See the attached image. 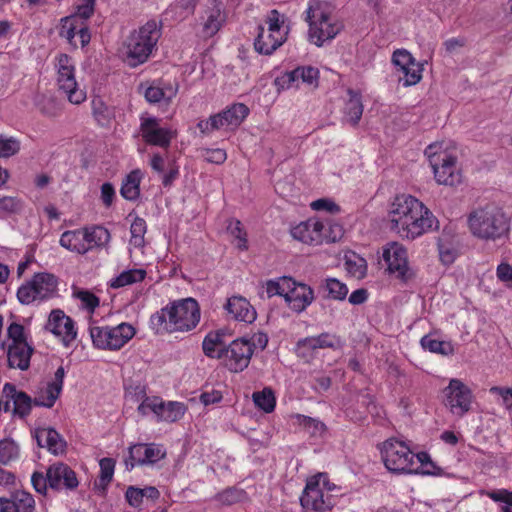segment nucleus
I'll return each mask as SVG.
<instances>
[{
  "label": "nucleus",
  "instance_id": "f257e3e1",
  "mask_svg": "<svg viewBox=\"0 0 512 512\" xmlns=\"http://www.w3.org/2000/svg\"><path fill=\"white\" fill-rule=\"evenodd\" d=\"M386 223L390 232L406 241H414L439 229L433 212L410 194L392 197L386 207Z\"/></svg>",
  "mask_w": 512,
  "mask_h": 512
},
{
  "label": "nucleus",
  "instance_id": "f03ea898",
  "mask_svg": "<svg viewBox=\"0 0 512 512\" xmlns=\"http://www.w3.org/2000/svg\"><path fill=\"white\" fill-rule=\"evenodd\" d=\"M201 312L194 298L175 300L151 315L149 325L155 334L189 332L200 322Z\"/></svg>",
  "mask_w": 512,
  "mask_h": 512
},
{
  "label": "nucleus",
  "instance_id": "7ed1b4c3",
  "mask_svg": "<svg viewBox=\"0 0 512 512\" xmlns=\"http://www.w3.org/2000/svg\"><path fill=\"white\" fill-rule=\"evenodd\" d=\"M304 19L308 25L307 40L317 47L333 40L343 28L335 5L326 0H310Z\"/></svg>",
  "mask_w": 512,
  "mask_h": 512
},
{
  "label": "nucleus",
  "instance_id": "20e7f679",
  "mask_svg": "<svg viewBox=\"0 0 512 512\" xmlns=\"http://www.w3.org/2000/svg\"><path fill=\"white\" fill-rule=\"evenodd\" d=\"M468 229L477 239L496 241L506 236L510 229V220L503 209L488 203L472 210L467 218Z\"/></svg>",
  "mask_w": 512,
  "mask_h": 512
},
{
  "label": "nucleus",
  "instance_id": "39448f33",
  "mask_svg": "<svg viewBox=\"0 0 512 512\" xmlns=\"http://www.w3.org/2000/svg\"><path fill=\"white\" fill-rule=\"evenodd\" d=\"M437 184L456 186L462 182L456 149L451 141L434 142L424 151Z\"/></svg>",
  "mask_w": 512,
  "mask_h": 512
},
{
  "label": "nucleus",
  "instance_id": "423d86ee",
  "mask_svg": "<svg viewBox=\"0 0 512 512\" xmlns=\"http://www.w3.org/2000/svg\"><path fill=\"white\" fill-rule=\"evenodd\" d=\"M264 287L268 298L282 297L288 308L295 313H302L315 300L313 288L292 277L282 276L268 280Z\"/></svg>",
  "mask_w": 512,
  "mask_h": 512
},
{
  "label": "nucleus",
  "instance_id": "0eeeda50",
  "mask_svg": "<svg viewBox=\"0 0 512 512\" xmlns=\"http://www.w3.org/2000/svg\"><path fill=\"white\" fill-rule=\"evenodd\" d=\"M160 27L154 20L148 21L134 31L122 50L124 62L130 67H137L147 61L160 38Z\"/></svg>",
  "mask_w": 512,
  "mask_h": 512
},
{
  "label": "nucleus",
  "instance_id": "6e6552de",
  "mask_svg": "<svg viewBox=\"0 0 512 512\" xmlns=\"http://www.w3.org/2000/svg\"><path fill=\"white\" fill-rule=\"evenodd\" d=\"M55 81L58 91L73 105H80L87 99V93L76 78V62L72 56L59 53L53 59Z\"/></svg>",
  "mask_w": 512,
  "mask_h": 512
},
{
  "label": "nucleus",
  "instance_id": "1a4fd4ad",
  "mask_svg": "<svg viewBox=\"0 0 512 512\" xmlns=\"http://www.w3.org/2000/svg\"><path fill=\"white\" fill-rule=\"evenodd\" d=\"M267 344L268 336L263 332L235 339L226 348L223 362L230 371L241 372L248 367L253 354L264 350Z\"/></svg>",
  "mask_w": 512,
  "mask_h": 512
},
{
  "label": "nucleus",
  "instance_id": "9d476101",
  "mask_svg": "<svg viewBox=\"0 0 512 512\" xmlns=\"http://www.w3.org/2000/svg\"><path fill=\"white\" fill-rule=\"evenodd\" d=\"M110 238L106 228L91 226L63 232L59 244L72 253L84 255L94 248L105 246Z\"/></svg>",
  "mask_w": 512,
  "mask_h": 512
},
{
  "label": "nucleus",
  "instance_id": "9b49d317",
  "mask_svg": "<svg viewBox=\"0 0 512 512\" xmlns=\"http://www.w3.org/2000/svg\"><path fill=\"white\" fill-rule=\"evenodd\" d=\"M385 468L397 475H409L415 453L403 440L389 438L377 446Z\"/></svg>",
  "mask_w": 512,
  "mask_h": 512
},
{
  "label": "nucleus",
  "instance_id": "f8f14e48",
  "mask_svg": "<svg viewBox=\"0 0 512 512\" xmlns=\"http://www.w3.org/2000/svg\"><path fill=\"white\" fill-rule=\"evenodd\" d=\"M265 23L266 27L260 28L254 46L259 53L269 55L286 41L289 24L287 17L277 10L267 15Z\"/></svg>",
  "mask_w": 512,
  "mask_h": 512
},
{
  "label": "nucleus",
  "instance_id": "ddd939ff",
  "mask_svg": "<svg viewBox=\"0 0 512 512\" xmlns=\"http://www.w3.org/2000/svg\"><path fill=\"white\" fill-rule=\"evenodd\" d=\"M333 487L326 474L319 473L310 477L300 498L301 506L306 512H324L331 509L334 504L330 494Z\"/></svg>",
  "mask_w": 512,
  "mask_h": 512
},
{
  "label": "nucleus",
  "instance_id": "4468645a",
  "mask_svg": "<svg viewBox=\"0 0 512 512\" xmlns=\"http://www.w3.org/2000/svg\"><path fill=\"white\" fill-rule=\"evenodd\" d=\"M58 278L48 272L36 273L22 284L17 291V298L22 304L29 305L36 301H45L58 294Z\"/></svg>",
  "mask_w": 512,
  "mask_h": 512
},
{
  "label": "nucleus",
  "instance_id": "2eb2a0df",
  "mask_svg": "<svg viewBox=\"0 0 512 512\" xmlns=\"http://www.w3.org/2000/svg\"><path fill=\"white\" fill-rule=\"evenodd\" d=\"M89 332L95 348L116 351L134 337L136 330L131 324L122 322L116 326H92Z\"/></svg>",
  "mask_w": 512,
  "mask_h": 512
},
{
  "label": "nucleus",
  "instance_id": "dca6fc26",
  "mask_svg": "<svg viewBox=\"0 0 512 512\" xmlns=\"http://www.w3.org/2000/svg\"><path fill=\"white\" fill-rule=\"evenodd\" d=\"M139 414L148 416L153 414L157 421L173 423L183 418L187 406L179 401L165 402L160 397H145L137 408Z\"/></svg>",
  "mask_w": 512,
  "mask_h": 512
},
{
  "label": "nucleus",
  "instance_id": "f3484780",
  "mask_svg": "<svg viewBox=\"0 0 512 512\" xmlns=\"http://www.w3.org/2000/svg\"><path fill=\"white\" fill-rule=\"evenodd\" d=\"M473 402L472 390L461 379H450L443 389V403L452 415L464 416L472 409Z\"/></svg>",
  "mask_w": 512,
  "mask_h": 512
},
{
  "label": "nucleus",
  "instance_id": "a211bd4d",
  "mask_svg": "<svg viewBox=\"0 0 512 512\" xmlns=\"http://www.w3.org/2000/svg\"><path fill=\"white\" fill-rule=\"evenodd\" d=\"M391 63L399 75L398 81L403 87L415 86L422 80L424 62L417 61L408 50H395L391 57Z\"/></svg>",
  "mask_w": 512,
  "mask_h": 512
},
{
  "label": "nucleus",
  "instance_id": "6ab92c4d",
  "mask_svg": "<svg viewBox=\"0 0 512 512\" xmlns=\"http://www.w3.org/2000/svg\"><path fill=\"white\" fill-rule=\"evenodd\" d=\"M249 109L244 104H234L225 111L201 120L198 128L202 133H211L214 130H234L247 117Z\"/></svg>",
  "mask_w": 512,
  "mask_h": 512
},
{
  "label": "nucleus",
  "instance_id": "aec40b11",
  "mask_svg": "<svg viewBox=\"0 0 512 512\" xmlns=\"http://www.w3.org/2000/svg\"><path fill=\"white\" fill-rule=\"evenodd\" d=\"M57 29L59 37L65 39L73 49L79 46L85 48L91 41L87 20L74 13L61 18Z\"/></svg>",
  "mask_w": 512,
  "mask_h": 512
},
{
  "label": "nucleus",
  "instance_id": "412c9836",
  "mask_svg": "<svg viewBox=\"0 0 512 512\" xmlns=\"http://www.w3.org/2000/svg\"><path fill=\"white\" fill-rule=\"evenodd\" d=\"M139 131L147 144L161 148L169 147L177 136L176 130L162 126L160 119L148 114L141 115Z\"/></svg>",
  "mask_w": 512,
  "mask_h": 512
},
{
  "label": "nucleus",
  "instance_id": "4be33fe9",
  "mask_svg": "<svg viewBox=\"0 0 512 512\" xmlns=\"http://www.w3.org/2000/svg\"><path fill=\"white\" fill-rule=\"evenodd\" d=\"M382 259L384 260L387 271L406 281L413 275L408 261L407 249L397 241H391L382 247Z\"/></svg>",
  "mask_w": 512,
  "mask_h": 512
},
{
  "label": "nucleus",
  "instance_id": "5701e85b",
  "mask_svg": "<svg viewBox=\"0 0 512 512\" xmlns=\"http://www.w3.org/2000/svg\"><path fill=\"white\" fill-rule=\"evenodd\" d=\"M45 330L51 333L65 347H69L77 337L75 321L61 309H54L50 312L45 324Z\"/></svg>",
  "mask_w": 512,
  "mask_h": 512
},
{
  "label": "nucleus",
  "instance_id": "b1692460",
  "mask_svg": "<svg viewBox=\"0 0 512 512\" xmlns=\"http://www.w3.org/2000/svg\"><path fill=\"white\" fill-rule=\"evenodd\" d=\"M166 452L159 444H135L129 448V456L125 460L128 470L136 465L154 464L164 458Z\"/></svg>",
  "mask_w": 512,
  "mask_h": 512
},
{
  "label": "nucleus",
  "instance_id": "393cba45",
  "mask_svg": "<svg viewBox=\"0 0 512 512\" xmlns=\"http://www.w3.org/2000/svg\"><path fill=\"white\" fill-rule=\"evenodd\" d=\"M342 340L335 334L322 333L317 336H310L298 341L296 353L302 358L312 357L319 349L341 348Z\"/></svg>",
  "mask_w": 512,
  "mask_h": 512
},
{
  "label": "nucleus",
  "instance_id": "a878e982",
  "mask_svg": "<svg viewBox=\"0 0 512 512\" xmlns=\"http://www.w3.org/2000/svg\"><path fill=\"white\" fill-rule=\"evenodd\" d=\"M320 229V219L311 217L291 225L289 233L295 241L307 246L317 247L320 246Z\"/></svg>",
  "mask_w": 512,
  "mask_h": 512
},
{
  "label": "nucleus",
  "instance_id": "bb28decb",
  "mask_svg": "<svg viewBox=\"0 0 512 512\" xmlns=\"http://www.w3.org/2000/svg\"><path fill=\"white\" fill-rule=\"evenodd\" d=\"M224 309L232 319L240 322L252 323L257 317L255 308L245 297L240 295L229 297Z\"/></svg>",
  "mask_w": 512,
  "mask_h": 512
},
{
  "label": "nucleus",
  "instance_id": "cd10ccee",
  "mask_svg": "<svg viewBox=\"0 0 512 512\" xmlns=\"http://www.w3.org/2000/svg\"><path fill=\"white\" fill-rule=\"evenodd\" d=\"M179 84L176 81H156L145 90V98L150 103H170L178 94Z\"/></svg>",
  "mask_w": 512,
  "mask_h": 512
},
{
  "label": "nucleus",
  "instance_id": "c85d7f7f",
  "mask_svg": "<svg viewBox=\"0 0 512 512\" xmlns=\"http://www.w3.org/2000/svg\"><path fill=\"white\" fill-rule=\"evenodd\" d=\"M64 376V368L59 367L54 374L53 380L48 382L38 392L34 400L35 404L47 408L52 407L62 391Z\"/></svg>",
  "mask_w": 512,
  "mask_h": 512
},
{
  "label": "nucleus",
  "instance_id": "c756f323",
  "mask_svg": "<svg viewBox=\"0 0 512 512\" xmlns=\"http://www.w3.org/2000/svg\"><path fill=\"white\" fill-rule=\"evenodd\" d=\"M33 435L40 447L46 448L54 455H61L66 450V441L51 427H38Z\"/></svg>",
  "mask_w": 512,
  "mask_h": 512
},
{
  "label": "nucleus",
  "instance_id": "7c9ffc66",
  "mask_svg": "<svg viewBox=\"0 0 512 512\" xmlns=\"http://www.w3.org/2000/svg\"><path fill=\"white\" fill-rule=\"evenodd\" d=\"M47 482L54 489L75 488L78 485L74 471L63 463H56L49 467Z\"/></svg>",
  "mask_w": 512,
  "mask_h": 512
},
{
  "label": "nucleus",
  "instance_id": "2f4dec72",
  "mask_svg": "<svg viewBox=\"0 0 512 512\" xmlns=\"http://www.w3.org/2000/svg\"><path fill=\"white\" fill-rule=\"evenodd\" d=\"M409 475L433 476V477H452L444 468L437 465L427 452L415 454V459Z\"/></svg>",
  "mask_w": 512,
  "mask_h": 512
},
{
  "label": "nucleus",
  "instance_id": "473e14b6",
  "mask_svg": "<svg viewBox=\"0 0 512 512\" xmlns=\"http://www.w3.org/2000/svg\"><path fill=\"white\" fill-rule=\"evenodd\" d=\"M225 21L222 5L216 1H212L205 10L203 16L202 33L205 37L214 36Z\"/></svg>",
  "mask_w": 512,
  "mask_h": 512
},
{
  "label": "nucleus",
  "instance_id": "72a5a7b5",
  "mask_svg": "<svg viewBox=\"0 0 512 512\" xmlns=\"http://www.w3.org/2000/svg\"><path fill=\"white\" fill-rule=\"evenodd\" d=\"M4 348L7 350V360L10 368L20 370H27L29 368L33 353V348L30 344L8 345Z\"/></svg>",
  "mask_w": 512,
  "mask_h": 512
},
{
  "label": "nucleus",
  "instance_id": "f704fd0d",
  "mask_svg": "<svg viewBox=\"0 0 512 512\" xmlns=\"http://www.w3.org/2000/svg\"><path fill=\"white\" fill-rule=\"evenodd\" d=\"M4 396L11 400L14 405V412L20 416H26L32 407L31 398L24 392L18 391L13 384L6 383L3 386Z\"/></svg>",
  "mask_w": 512,
  "mask_h": 512
},
{
  "label": "nucleus",
  "instance_id": "c9c22d12",
  "mask_svg": "<svg viewBox=\"0 0 512 512\" xmlns=\"http://www.w3.org/2000/svg\"><path fill=\"white\" fill-rule=\"evenodd\" d=\"M202 348L207 357L223 360L227 348L225 347L224 333L221 331L208 333L203 340Z\"/></svg>",
  "mask_w": 512,
  "mask_h": 512
},
{
  "label": "nucleus",
  "instance_id": "e433bc0d",
  "mask_svg": "<svg viewBox=\"0 0 512 512\" xmlns=\"http://www.w3.org/2000/svg\"><path fill=\"white\" fill-rule=\"evenodd\" d=\"M160 497V492L154 486L138 488L129 486L125 492V499L131 507L140 508L144 498L156 501Z\"/></svg>",
  "mask_w": 512,
  "mask_h": 512
},
{
  "label": "nucleus",
  "instance_id": "4c0bfd02",
  "mask_svg": "<svg viewBox=\"0 0 512 512\" xmlns=\"http://www.w3.org/2000/svg\"><path fill=\"white\" fill-rule=\"evenodd\" d=\"M344 269L350 277L362 279L367 274V261L356 252L347 251L344 254Z\"/></svg>",
  "mask_w": 512,
  "mask_h": 512
},
{
  "label": "nucleus",
  "instance_id": "58836bf2",
  "mask_svg": "<svg viewBox=\"0 0 512 512\" xmlns=\"http://www.w3.org/2000/svg\"><path fill=\"white\" fill-rule=\"evenodd\" d=\"M320 226V246L324 244L337 243L345 234L343 225L335 220L323 221L320 219Z\"/></svg>",
  "mask_w": 512,
  "mask_h": 512
},
{
  "label": "nucleus",
  "instance_id": "ea45409f",
  "mask_svg": "<svg viewBox=\"0 0 512 512\" xmlns=\"http://www.w3.org/2000/svg\"><path fill=\"white\" fill-rule=\"evenodd\" d=\"M348 100L344 107V117L347 122L357 125L363 114V104L360 93L348 90Z\"/></svg>",
  "mask_w": 512,
  "mask_h": 512
},
{
  "label": "nucleus",
  "instance_id": "a19ab883",
  "mask_svg": "<svg viewBox=\"0 0 512 512\" xmlns=\"http://www.w3.org/2000/svg\"><path fill=\"white\" fill-rule=\"evenodd\" d=\"M423 349L440 354L442 356H452L455 353V345L450 340H440L433 335H425L421 338Z\"/></svg>",
  "mask_w": 512,
  "mask_h": 512
},
{
  "label": "nucleus",
  "instance_id": "79ce46f5",
  "mask_svg": "<svg viewBox=\"0 0 512 512\" xmlns=\"http://www.w3.org/2000/svg\"><path fill=\"white\" fill-rule=\"evenodd\" d=\"M143 173L141 170L136 169L131 171L122 183L120 190L121 195L127 200H136L140 195V182Z\"/></svg>",
  "mask_w": 512,
  "mask_h": 512
},
{
  "label": "nucleus",
  "instance_id": "37998d69",
  "mask_svg": "<svg viewBox=\"0 0 512 512\" xmlns=\"http://www.w3.org/2000/svg\"><path fill=\"white\" fill-rule=\"evenodd\" d=\"M146 277V271L141 268L122 271L109 280V286L114 289L141 282Z\"/></svg>",
  "mask_w": 512,
  "mask_h": 512
},
{
  "label": "nucleus",
  "instance_id": "c03bdc74",
  "mask_svg": "<svg viewBox=\"0 0 512 512\" xmlns=\"http://www.w3.org/2000/svg\"><path fill=\"white\" fill-rule=\"evenodd\" d=\"M29 331L20 323L12 322L7 327L6 340L2 347L8 345L29 344Z\"/></svg>",
  "mask_w": 512,
  "mask_h": 512
},
{
  "label": "nucleus",
  "instance_id": "a18cd8bd",
  "mask_svg": "<svg viewBox=\"0 0 512 512\" xmlns=\"http://www.w3.org/2000/svg\"><path fill=\"white\" fill-rule=\"evenodd\" d=\"M437 247L439 260L443 265L449 266L455 262L456 258L458 257V249L451 239L443 236L440 237L437 243Z\"/></svg>",
  "mask_w": 512,
  "mask_h": 512
},
{
  "label": "nucleus",
  "instance_id": "49530a36",
  "mask_svg": "<svg viewBox=\"0 0 512 512\" xmlns=\"http://www.w3.org/2000/svg\"><path fill=\"white\" fill-rule=\"evenodd\" d=\"M72 297L80 302V308L92 314L100 304L99 298L89 290L72 286Z\"/></svg>",
  "mask_w": 512,
  "mask_h": 512
},
{
  "label": "nucleus",
  "instance_id": "de8ad7c7",
  "mask_svg": "<svg viewBox=\"0 0 512 512\" xmlns=\"http://www.w3.org/2000/svg\"><path fill=\"white\" fill-rule=\"evenodd\" d=\"M323 288L329 298L339 301L344 300L349 292L347 285L336 278H327Z\"/></svg>",
  "mask_w": 512,
  "mask_h": 512
},
{
  "label": "nucleus",
  "instance_id": "09e8293b",
  "mask_svg": "<svg viewBox=\"0 0 512 512\" xmlns=\"http://www.w3.org/2000/svg\"><path fill=\"white\" fill-rule=\"evenodd\" d=\"M299 85L316 88L319 83L320 72L313 66H299L295 68Z\"/></svg>",
  "mask_w": 512,
  "mask_h": 512
},
{
  "label": "nucleus",
  "instance_id": "8fccbe9b",
  "mask_svg": "<svg viewBox=\"0 0 512 512\" xmlns=\"http://www.w3.org/2000/svg\"><path fill=\"white\" fill-rule=\"evenodd\" d=\"M253 401L254 404L265 413L272 412L276 405L274 393L269 388L253 393Z\"/></svg>",
  "mask_w": 512,
  "mask_h": 512
},
{
  "label": "nucleus",
  "instance_id": "3c124183",
  "mask_svg": "<svg viewBox=\"0 0 512 512\" xmlns=\"http://www.w3.org/2000/svg\"><path fill=\"white\" fill-rule=\"evenodd\" d=\"M147 226L144 219L135 217L130 226V245L139 248L144 245V236L146 234Z\"/></svg>",
  "mask_w": 512,
  "mask_h": 512
},
{
  "label": "nucleus",
  "instance_id": "603ef678",
  "mask_svg": "<svg viewBox=\"0 0 512 512\" xmlns=\"http://www.w3.org/2000/svg\"><path fill=\"white\" fill-rule=\"evenodd\" d=\"M20 141L12 136L0 134V159L10 158L20 151Z\"/></svg>",
  "mask_w": 512,
  "mask_h": 512
},
{
  "label": "nucleus",
  "instance_id": "864d4df0",
  "mask_svg": "<svg viewBox=\"0 0 512 512\" xmlns=\"http://www.w3.org/2000/svg\"><path fill=\"white\" fill-rule=\"evenodd\" d=\"M274 86L279 92L292 88L299 89L300 85L295 69L283 72L278 75L274 80Z\"/></svg>",
  "mask_w": 512,
  "mask_h": 512
},
{
  "label": "nucleus",
  "instance_id": "5fc2aeb1",
  "mask_svg": "<svg viewBox=\"0 0 512 512\" xmlns=\"http://www.w3.org/2000/svg\"><path fill=\"white\" fill-rule=\"evenodd\" d=\"M15 505L18 512H33L35 501L31 494L25 491H16L9 499Z\"/></svg>",
  "mask_w": 512,
  "mask_h": 512
},
{
  "label": "nucleus",
  "instance_id": "6e6d98bb",
  "mask_svg": "<svg viewBox=\"0 0 512 512\" xmlns=\"http://www.w3.org/2000/svg\"><path fill=\"white\" fill-rule=\"evenodd\" d=\"M485 495L496 503H500L502 512H512V491L496 489L485 492Z\"/></svg>",
  "mask_w": 512,
  "mask_h": 512
},
{
  "label": "nucleus",
  "instance_id": "4d7b16f0",
  "mask_svg": "<svg viewBox=\"0 0 512 512\" xmlns=\"http://www.w3.org/2000/svg\"><path fill=\"white\" fill-rule=\"evenodd\" d=\"M227 230L229 234L234 237L235 244L239 249H247V235L239 220H230L227 226Z\"/></svg>",
  "mask_w": 512,
  "mask_h": 512
},
{
  "label": "nucleus",
  "instance_id": "13d9d810",
  "mask_svg": "<svg viewBox=\"0 0 512 512\" xmlns=\"http://www.w3.org/2000/svg\"><path fill=\"white\" fill-rule=\"evenodd\" d=\"M18 457V446L14 441H0V464L6 465Z\"/></svg>",
  "mask_w": 512,
  "mask_h": 512
},
{
  "label": "nucleus",
  "instance_id": "bf43d9fd",
  "mask_svg": "<svg viewBox=\"0 0 512 512\" xmlns=\"http://www.w3.org/2000/svg\"><path fill=\"white\" fill-rule=\"evenodd\" d=\"M22 209V202L14 196L0 197V216L5 217L10 214L18 213Z\"/></svg>",
  "mask_w": 512,
  "mask_h": 512
},
{
  "label": "nucleus",
  "instance_id": "052dcab7",
  "mask_svg": "<svg viewBox=\"0 0 512 512\" xmlns=\"http://www.w3.org/2000/svg\"><path fill=\"white\" fill-rule=\"evenodd\" d=\"M310 208L316 212H327L330 214H338L341 212L340 206L330 198H320L310 203Z\"/></svg>",
  "mask_w": 512,
  "mask_h": 512
},
{
  "label": "nucleus",
  "instance_id": "680f3d73",
  "mask_svg": "<svg viewBox=\"0 0 512 512\" xmlns=\"http://www.w3.org/2000/svg\"><path fill=\"white\" fill-rule=\"evenodd\" d=\"M301 424L305 430L314 437H321L326 432V425L318 419L303 417Z\"/></svg>",
  "mask_w": 512,
  "mask_h": 512
},
{
  "label": "nucleus",
  "instance_id": "e2e57ef3",
  "mask_svg": "<svg viewBox=\"0 0 512 512\" xmlns=\"http://www.w3.org/2000/svg\"><path fill=\"white\" fill-rule=\"evenodd\" d=\"M100 480L102 483H109L114 475L115 461L112 458H103L99 462Z\"/></svg>",
  "mask_w": 512,
  "mask_h": 512
},
{
  "label": "nucleus",
  "instance_id": "0e129e2a",
  "mask_svg": "<svg viewBox=\"0 0 512 512\" xmlns=\"http://www.w3.org/2000/svg\"><path fill=\"white\" fill-rule=\"evenodd\" d=\"M96 0H76L74 14L88 20L94 13Z\"/></svg>",
  "mask_w": 512,
  "mask_h": 512
},
{
  "label": "nucleus",
  "instance_id": "69168bd1",
  "mask_svg": "<svg viewBox=\"0 0 512 512\" xmlns=\"http://www.w3.org/2000/svg\"><path fill=\"white\" fill-rule=\"evenodd\" d=\"M496 275L507 287H512V266L510 264H499L496 269Z\"/></svg>",
  "mask_w": 512,
  "mask_h": 512
},
{
  "label": "nucleus",
  "instance_id": "338daca9",
  "mask_svg": "<svg viewBox=\"0 0 512 512\" xmlns=\"http://www.w3.org/2000/svg\"><path fill=\"white\" fill-rule=\"evenodd\" d=\"M206 161L217 165L223 164L227 159V153L220 148L207 149L204 155Z\"/></svg>",
  "mask_w": 512,
  "mask_h": 512
},
{
  "label": "nucleus",
  "instance_id": "774afa93",
  "mask_svg": "<svg viewBox=\"0 0 512 512\" xmlns=\"http://www.w3.org/2000/svg\"><path fill=\"white\" fill-rule=\"evenodd\" d=\"M492 394H497L502 398L504 406L512 410V389L502 387H492L490 389Z\"/></svg>",
  "mask_w": 512,
  "mask_h": 512
}]
</instances>
